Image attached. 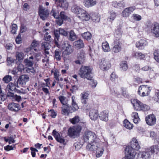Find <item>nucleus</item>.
Wrapping results in <instances>:
<instances>
[{
	"label": "nucleus",
	"mask_w": 159,
	"mask_h": 159,
	"mask_svg": "<svg viewBox=\"0 0 159 159\" xmlns=\"http://www.w3.org/2000/svg\"><path fill=\"white\" fill-rule=\"evenodd\" d=\"M86 149L91 152L95 151L96 157H99L102 155L104 148L101 143L100 139L98 138L93 142L88 144L86 146Z\"/></svg>",
	"instance_id": "nucleus-1"
},
{
	"label": "nucleus",
	"mask_w": 159,
	"mask_h": 159,
	"mask_svg": "<svg viewBox=\"0 0 159 159\" xmlns=\"http://www.w3.org/2000/svg\"><path fill=\"white\" fill-rule=\"evenodd\" d=\"M130 146H128L125 149L126 157L128 159H133L136 155V152L134 150H138L140 146L136 139L134 138L130 142Z\"/></svg>",
	"instance_id": "nucleus-2"
},
{
	"label": "nucleus",
	"mask_w": 159,
	"mask_h": 159,
	"mask_svg": "<svg viewBox=\"0 0 159 159\" xmlns=\"http://www.w3.org/2000/svg\"><path fill=\"white\" fill-rule=\"evenodd\" d=\"M85 122H80L73 127H70L68 130V135L70 137L75 138L79 136L83 128L85 127Z\"/></svg>",
	"instance_id": "nucleus-3"
},
{
	"label": "nucleus",
	"mask_w": 159,
	"mask_h": 159,
	"mask_svg": "<svg viewBox=\"0 0 159 159\" xmlns=\"http://www.w3.org/2000/svg\"><path fill=\"white\" fill-rule=\"evenodd\" d=\"M92 67L89 66H82L80 67L79 71V74L81 78L91 79L92 76Z\"/></svg>",
	"instance_id": "nucleus-4"
},
{
	"label": "nucleus",
	"mask_w": 159,
	"mask_h": 159,
	"mask_svg": "<svg viewBox=\"0 0 159 159\" xmlns=\"http://www.w3.org/2000/svg\"><path fill=\"white\" fill-rule=\"evenodd\" d=\"M134 109L137 111H146L150 109L149 106L143 104L137 99H132L131 101Z\"/></svg>",
	"instance_id": "nucleus-5"
},
{
	"label": "nucleus",
	"mask_w": 159,
	"mask_h": 159,
	"mask_svg": "<svg viewBox=\"0 0 159 159\" xmlns=\"http://www.w3.org/2000/svg\"><path fill=\"white\" fill-rule=\"evenodd\" d=\"M83 140L85 142L89 143L93 142L98 139L95 134L90 130L86 131L83 135Z\"/></svg>",
	"instance_id": "nucleus-6"
},
{
	"label": "nucleus",
	"mask_w": 159,
	"mask_h": 159,
	"mask_svg": "<svg viewBox=\"0 0 159 159\" xmlns=\"http://www.w3.org/2000/svg\"><path fill=\"white\" fill-rule=\"evenodd\" d=\"M151 90L150 87L147 85L140 86L138 91L139 94L141 96H147Z\"/></svg>",
	"instance_id": "nucleus-7"
},
{
	"label": "nucleus",
	"mask_w": 159,
	"mask_h": 159,
	"mask_svg": "<svg viewBox=\"0 0 159 159\" xmlns=\"http://www.w3.org/2000/svg\"><path fill=\"white\" fill-rule=\"evenodd\" d=\"M39 15L40 18L43 20L46 19L49 15V11L41 5H39Z\"/></svg>",
	"instance_id": "nucleus-8"
},
{
	"label": "nucleus",
	"mask_w": 159,
	"mask_h": 159,
	"mask_svg": "<svg viewBox=\"0 0 159 159\" xmlns=\"http://www.w3.org/2000/svg\"><path fill=\"white\" fill-rule=\"evenodd\" d=\"M151 29V32L154 35V36L157 38L159 37V24L155 22L153 24H149L147 26Z\"/></svg>",
	"instance_id": "nucleus-9"
},
{
	"label": "nucleus",
	"mask_w": 159,
	"mask_h": 159,
	"mask_svg": "<svg viewBox=\"0 0 159 159\" xmlns=\"http://www.w3.org/2000/svg\"><path fill=\"white\" fill-rule=\"evenodd\" d=\"M62 48L64 50L62 55L64 57L65 55L70 54L73 52L71 45L68 43V41L64 42L62 44Z\"/></svg>",
	"instance_id": "nucleus-10"
},
{
	"label": "nucleus",
	"mask_w": 159,
	"mask_h": 159,
	"mask_svg": "<svg viewBox=\"0 0 159 159\" xmlns=\"http://www.w3.org/2000/svg\"><path fill=\"white\" fill-rule=\"evenodd\" d=\"M99 66L102 70H106L110 67V63L107 59L103 58L99 62Z\"/></svg>",
	"instance_id": "nucleus-11"
},
{
	"label": "nucleus",
	"mask_w": 159,
	"mask_h": 159,
	"mask_svg": "<svg viewBox=\"0 0 159 159\" xmlns=\"http://www.w3.org/2000/svg\"><path fill=\"white\" fill-rule=\"evenodd\" d=\"M78 15V17L83 20L88 21L90 19V16L86 12V11L80 8V10L79 11L78 13H76Z\"/></svg>",
	"instance_id": "nucleus-12"
},
{
	"label": "nucleus",
	"mask_w": 159,
	"mask_h": 159,
	"mask_svg": "<svg viewBox=\"0 0 159 159\" xmlns=\"http://www.w3.org/2000/svg\"><path fill=\"white\" fill-rule=\"evenodd\" d=\"M156 118L153 114H151L146 117V121L147 124L149 125H153L156 122Z\"/></svg>",
	"instance_id": "nucleus-13"
},
{
	"label": "nucleus",
	"mask_w": 159,
	"mask_h": 159,
	"mask_svg": "<svg viewBox=\"0 0 159 159\" xmlns=\"http://www.w3.org/2000/svg\"><path fill=\"white\" fill-rule=\"evenodd\" d=\"M8 108L11 111L14 112L18 111L20 109V105L14 102L9 103L8 106Z\"/></svg>",
	"instance_id": "nucleus-14"
},
{
	"label": "nucleus",
	"mask_w": 159,
	"mask_h": 159,
	"mask_svg": "<svg viewBox=\"0 0 159 159\" xmlns=\"http://www.w3.org/2000/svg\"><path fill=\"white\" fill-rule=\"evenodd\" d=\"M52 134V135L55 137V139L58 142L64 144L65 139L60 136L59 133L56 131L55 129L53 130Z\"/></svg>",
	"instance_id": "nucleus-15"
},
{
	"label": "nucleus",
	"mask_w": 159,
	"mask_h": 159,
	"mask_svg": "<svg viewBox=\"0 0 159 159\" xmlns=\"http://www.w3.org/2000/svg\"><path fill=\"white\" fill-rule=\"evenodd\" d=\"M29 77L27 75H21L17 80V82L19 84L25 85L26 82L29 81Z\"/></svg>",
	"instance_id": "nucleus-16"
},
{
	"label": "nucleus",
	"mask_w": 159,
	"mask_h": 159,
	"mask_svg": "<svg viewBox=\"0 0 159 159\" xmlns=\"http://www.w3.org/2000/svg\"><path fill=\"white\" fill-rule=\"evenodd\" d=\"M61 108L62 109L61 111L62 114L64 115H67L69 113H72L71 106H69L68 103L63 105Z\"/></svg>",
	"instance_id": "nucleus-17"
},
{
	"label": "nucleus",
	"mask_w": 159,
	"mask_h": 159,
	"mask_svg": "<svg viewBox=\"0 0 159 159\" xmlns=\"http://www.w3.org/2000/svg\"><path fill=\"white\" fill-rule=\"evenodd\" d=\"M148 43L145 40L141 39L136 43V46L139 49H142Z\"/></svg>",
	"instance_id": "nucleus-18"
},
{
	"label": "nucleus",
	"mask_w": 159,
	"mask_h": 159,
	"mask_svg": "<svg viewBox=\"0 0 159 159\" xmlns=\"http://www.w3.org/2000/svg\"><path fill=\"white\" fill-rule=\"evenodd\" d=\"M121 43L119 41L114 40V46L112 49L113 51L115 53L120 51L121 49Z\"/></svg>",
	"instance_id": "nucleus-19"
},
{
	"label": "nucleus",
	"mask_w": 159,
	"mask_h": 159,
	"mask_svg": "<svg viewBox=\"0 0 159 159\" xmlns=\"http://www.w3.org/2000/svg\"><path fill=\"white\" fill-rule=\"evenodd\" d=\"M100 119L102 121H107L108 120V112L107 111H104L101 112L99 116Z\"/></svg>",
	"instance_id": "nucleus-20"
},
{
	"label": "nucleus",
	"mask_w": 159,
	"mask_h": 159,
	"mask_svg": "<svg viewBox=\"0 0 159 159\" xmlns=\"http://www.w3.org/2000/svg\"><path fill=\"white\" fill-rule=\"evenodd\" d=\"M140 157V159H150L151 155L149 151L147 149L145 151L140 152L139 154Z\"/></svg>",
	"instance_id": "nucleus-21"
},
{
	"label": "nucleus",
	"mask_w": 159,
	"mask_h": 159,
	"mask_svg": "<svg viewBox=\"0 0 159 159\" xmlns=\"http://www.w3.org/2000/svg\"><path fill=\"white\" fill-rule=\"evenodd\" d=\"M98 111L95 110H91L89 113L90 118L93 120H96L98 117Z\"/></svg>",
	"instance_id": "nucleus-22"
},
{
	"label": "nucleus",
	"mask_w": 159,
	"mask_h": 159,
	"mask_svg": "<svg viewBox=\"0 0 159 159\" xmlns=\"http://www.w3.org/2000/svg\"><path fill=\"white\" fill-rule=\"evenodd\" d=\"M58 2L57 3V6L64 9L65 10L67 9L68 4L66 0H58Z\"/></svg>",
	"instance_id": "nucleus-23"
},
{
	"label": "nucleus",
	"mask_w": 159,
	"mask_h": 159,
	"mask_svg": "<svg viewBox=\"0 0 159 159\" xmlns=\"http://www.w3.org/2000/svg\"><path fill=\"white\" fill-rule=\"evenodd\" d=\"M54 43L57 47H59L60 45L58 44V42L59 39L60 33L58 30H56L54 31Z\"/></svg>",
	"instance_id": "nucleus-24"
},
{
	"label": "nucleus",
	"mask_w": 159,
	"mask_h": 159,
	"mask_svg": "<svg viewBox=\"0 0 159 159\" xmlns=\"http://www.w3.org/2000/svg\"><path fill=\"white\" fill-rule=\"evenodd\" d=\"M74 45L78 49L83 48L84 46V44L83 41L81 39H79L74 42Z\"/></svg>",
	"instance_id": "nucleus-25"
},
{
	"label": "nucleus",
	"mask_w": 159,
	"mask_h": 159,
	"mask_svg": "<svg viewBox=\"0 0 159 159\" xmlns=\"http://www.w3.org/2000/svg\"><path fill=\"white\" fill-rule=\"evenodd\" d=\"M54 57V58L57 61H59L61 60V52L60 49H57L55 50Z\"/></svg>",
	"instance_id": "nucleus-26"
},
{
	"label": "nucleus",
	"mask_w": 159,
	"mask_h": 159,
	"mask_svg": "<svg viewBox=\"0 0 159 159\" xmlns=\"http://www.w3.org/2000/svg\"><path fill=\"white\" fill-rule=\"evenodd\" d=\"M81 102L83 104H86L88 101V97L89 94L86 92H83L81 94Z\"/></svg>",
	"instance_id": "nucleus-27"
},
{
	"label": "nucleus",
	"mask_w": 159,
	"mask_h": 159,
	"mask_svg": "<svg viewBox=\"0 0 159 159\" xmlns=\"http://www.w3.org/2000/svg\"><path fill=\"white\" fill-rule=\"evenodd\" d=\"M95 0H84V5L85 7H89L93 6L96 4Z\"/></svg>",
	"instance_id": "nucleus-28"
},
{
	"label": "nucleus",
	"mask_w": 159,
	"mask_h": 159,
	"mask_svg": "<svg viewBox=\"0 0 159 159\" xmlns=\"http://www.w3.org/2000/svg\"><path fill=\"white\" fill-rule=\"evenodd\" d=\"M72 98V104L71 106V110L72 112H74L75 111L79 109V107L76 103V102H75V97L74 96H73L71 97Z\"/></svg>",
	"instance_id": "nucleus-29"
},
{
	"label": "nucleus",
	"mask_w": 159,
	"mask_h": 159,
	"mask_svg": "<svg viewBox=\"0 0 159 159\" xmlns=\"http://www.w3.org/2000/svg\"><path fill=\"white\" fill-rule=\"evenodd\" d=\"M152 154H157L159 151V148L157 145H153L151 146L149 149H147Z\"/></svg>",
	"instance_id": "nucleus-30"
},
{
	"label": "nucleus",
	"mask_w": 159,
	"mask_h": 159,
	"mask_svg": "<svg viewBox=\"0 0 159 159\" xmlns=\"http://www.w3.org/2000/svg\"><path fill=\"white\" fill-rule=\"evenodd\" d=\"M122 31L120 29H117L114 33V36L115 38V40L119 41L122 36Z\"/></svg>",
	"instance_id": "nucleus-31"
},
{
	"label": "nucleus",
	"mask_w": 159,
	"mask_h": 159,
	"mask_svg": "<svg viewBox=\"0 0 159 159\" xmlns=\"http://www.w3.org/2000/svg\"><path fill=\"white\" fill-rule=\"evenodd\" d=\"M89 16L90 19L91 18L93 22H98L99 21L100 18L97 14L95 13H91Z\"/></svg>",
	"instance_id": "nucleus-32"
},
{
	"label": "nucleus",
	"mask_w": 159,
	"mask_h": 159,
	"mask_svg": "<svg viewBox=\"0 0 159 159\" xmlns=\"http://www.w3.org/2000/svg\"><path fill=\"white\" fill-rule=\"evenodd\" d=\"M77 38V36L74 31L71 30L69 32V39L71 41H73Z\"/></svg>",
	"instance_id": "nucleus-33"
},
{
	"label": "nucleus",
	"mask_w": 159,
	"mask_h": 159,
	"mask_svg": "<svg viewBox=\"0 0 159 159\" xmlns=\"http://www.w3.org/2000/svg\"><path fill=\"white\" fill-rule=\"evenodd\" d=\"M102 49L104 52H107L110 51V49L109 44L107 41L102 43Z\"/></svg>",
	"instance_id": "nucleus-34"
},
{
	"label": "nucleus",
	"mask_w": 159,
	"mask_h": 159,
	"mask_svg": "<svg viewBox=\"0 0 159 159\" xmlns=\"http://www.w3.org/2000/svg\"><path fill=\"white\" fill-rule=\"evenodd\" d=\"M132 117L133 118L132 119L133 122L135 124L138 123L140 121L138 113L137 112L133 113L132 114Z\"/></svg>",
	"instance_id": "nucleus-35"
},
{
	"label": "nucleus",
	"mask_w": 159,
	"mask_h": 159,
	"mask_svg": "<svg viewBox=\"0 0 159 159\" xmlns=\"http://www.w3.org/2000/svg\"><path fill=\"white\" fill-rule=\"evenodd\" d=\"M16 86L14 84L11 82L7 85V89L8 90V91H15Z\"/></svg>",
	"instance_id": "nucleus-36"
},
{
	"label": "nucleus",
	"mask_w": 159,
	"mask_h": 159,
	"mask_svg": "<svg viewBox=\"0 0 159 159\" xmlns=\"http://www.w3.org/2000/svg\"><path fill=\"white\" fill-rule=\"evenodd\" d=\"M81 36L84 39L87 40H89L91 39L92 37L91 34L89 32H84L81 34Z\"/></svg>",
	"instance_id": "nucleus-37"
},
{
	"label": "nucleus",
	"mask_w": 159,
	"mask_h": 159,
	"mask_svg": "<svg viewBox=\"0 0 159 159\" xmlns=\"http://www.w3.org/2000/svg\"><path fill=\"white\" fill-rule=\"evenodd\" d=\"M85 55V53L82 50H81L78 53V59L84 61Z\"/></svg>",
	"instance_id": "nucleus-38"
},
{
	"label": "nucleus",
	"mask_w": 159,
	"mask_h": 159,
	"mask_svg": "<svg viewBox=\"0 0 159 159\" xmlns=\"http://www.w3.org/2000/svg\"><path fill=\"white\" fill-rule=\"evenodd\" d=\"M134 56L137 59H139L141 60L143 59L145 57V54L141 52H135Z\"/></svg>",
	"instance_id": "nucleus-39"
},
{
	"label": "nucleus",
	"mask_w": 159,
	"mask_h": 159,
	"mask_svg": "<svg viewBox=\"0 0 159 159\" xmlns=\"http://www.w3.org/2000/svg\"><path fill=\"white\" fill-rule=\"evenodd\" d=\"M110 16H109L108 20H109L110 22H111L113 21L116 17V13L113 11H111L110 12Z\"/></svg>",
	"instance_id": "nucleus-40"
},
{
	"label": "nucleus",
	"mask_w": 159,
	"mask_h": 159,
	"mask_svg": "<svg viewBox=\"0 0 159 159\" xmlns=\"http://www.w3.org/2000/svg\"><path fill=\"white\" fill-rule=\"evenodd\" d=\"M70 122L73 124L78 123L80 121V118L78 116H75L73 118L70 119Z\"/></svg>",
	"instance_id": "nucleus-41"
},
{
	"label": "nucleus",
	"mask_w": 159,
	"mask_h": 159,
	"mask_svg": "<svg viewBox=\"0 0 159 159\" xmlns=\"http://www.w3.org/2000/svg\"><path fill=\"white\" fill-rule=\"evenodd\" d=\"M124 126L127 129H130L133 127L132 125L127 120L125 119L124 121Z\"/></svg>",
	"instance_id": "nucleus-42"
},
{
	"label": "nucleus",
	"mask_w": 159,
	"mask_h": 159,
	"mask_svg": "<svg viewBox=\"0 0 159 159\" xmlns=\"http://www.w3.org/2000/svg\"><path fill=\"white\" fill-rule=\"evenodd\" d=\"M58 98L63 105L66 104L67 103L68 101L66 97L62 96H60Z\"/></svg>",
	"instance_id": "nucleus-43"
},
{
	"label": "nucleus",
	"mask_w": 159,
	"mask_h": 159,
	"mask_svg": "<svg viewBox=\"0 0 159 159\" xmlns=\"http://www.w3.org/2000/svg\"><path fill=\"white\" fill-rule=\"evenodd\" d=\"M51 47L50 44L47 42H44L42 43L41 48L44 50H49Z\"/></svg>",
	"instance_id": "nucleus-44"
},
{
	"label": "nucleus",
	"mask_w": 159,
	"mask_h": 159,
	"mask_svg": "<svg viewBox=\"0 0 159 159\" xmlns=\"http://www.w3.org/2000/svg\"><path fill=\"white\" fill-rule=\"evenodd\" d=\"M121 68L123 71H126L128 68L127 62L125 61H122L120 64Z\"/></svg>",
	"instance_id": "nucleus-45"
},
{
	"label": "nucleus",
	"mask_w": 159,
	"mask_h": 159,
	"mask_svg": "<svg viewBox=\"0 0 159 159\" xmlns=\"http://www.w3.org/2000/svg\"><path fill=\"white\" fill-rule=\"evenodd\" d=\"M80 7L77 5H74L71 8V10L72 11L75 13H78L79 11L80 10Z\"/></svg>",
	"instance_id": "nucleus-46"
},
{
	"label": "nucleus",
	"mask_w": 159,
	"mask_h": 159,
	"mask_svg": "<svg viewBox=\"0 0 159 159\" xmlns=\"http://www.w3.org/2000/svg\"><path fill=\"white\" fill-rule=\"evenodd\" d=\"M91 79L88 80H90V84L93 88H94L96 87L97 84V82L96 80H94L92 76L91 77Z\"/></svg>",
	"instance_id": "nucleus-47"
},
{
	"label": "nucleus",
	"mask_w": 159,
	"mask_h": 159,
	"mask_svg": "<svg viewBox=\"0 0 159 159\" xmlns=\"http://www.w3.org/2000/svg\"><path fill=\"white\" fill-rule=\"evenodd\" d=\"M24 62L25 63L26 66H28L31 67L34 64L33 61H31L30 59H26L25 60Z\"/></svg>",
	"instance_id": "nucleus-48"
},
{
	"label": "nucleus",
	"mask_w": 159,
	"mask_h": 159,
	"mask_svg": "<svg viewBox=\"0 0 159 159\" xmlns=\"http://www.w3.org/2000/svg\"><path fill=\"white\" fill-rule=\"evenodd\" d=\"M131 14L127 8L124 9L122 13V16L124 17H127Z\"/></svg>",
	"instance_id": "nucleus-49"
},
{
	"label": "nucleus",
	"mask_w": 159,
	"mask_h": 159,
	"mask_svg": "<svg viewBox=\"0 0 159 159\" xmlns=\"http://www.w3.org/2000/svg\"><path fill=\"white\" fill-rule=\"evenodd\" d=\"M51 14L56 18H57L59 17V14L58 11L53 8L52 10Z\"/></svg>",
	"instance_id": "nucleus-50"
},
{
	"label": "nucleus",
	"mask_w": 159,
	"mask_h": 159,
	"mask_svg": "<svg viewBox=\"0 0 159 159\" xmlns=\"http://www.w3.org/2000/svg\"><path fill=\"white\" fill-rule=\"evenodd\" d=\"M39 45V43L38 41L35 40H34L31 44L30 48L31 49H32L38 47Z\"/></svg>",
	"instance_id": "nucleus-51"
},
{
	"label": "nucleus",
	"mask_w": 159,
	"mask_h": 159,
	"mask_svg": "<svg viewBox=\"0 0 159 159\" xmlns=\"http://www.w3.org/2000/svg\"><path fill=\"white\" fill-rule=\"evenodd\" d=\"M12 80V77L9 75H6L3 78V80L6 83H7Z\"/></svg>",
	"instance_id": "nucleus-52"
},
{
	"label": "nucleus",
	"mask_w": 159,
	"mask_h": 159,
	"mask_svg": "<svg viewBox=\"0 0 159 159\" xmlns=\"http://www.w3.org/2000/svg\"><path fill=\"white\" fill-rule=\"evenodd\" d=\"M58 31L60 34L64 36H67L68 35V32L63 29L60 28Z\"/></svg>",
	"instance_id": "nucleus-53"
},
{
	"label": "nucleus",
	"mask_w": 159,
	"mask_h": 159,
	"mask_svg": "<svg viewBox=\"0 0 159 159\" xmlns=\"http://www.w3.org/2000/svg\"><path fill=\"white\" fill-rule=\"evenodd\" d=\"M23 53L21 52H17L16 55V59L18 61L22 60L23 58Z\"/></svg>",
	"instance_id": "nucleus-54"
},
{
	"label": "nucleus",
	"mask_w": 159,
	"mask_h": 159,
	"mask_svg": "<svg viewBox=\"0 0 159 159\" xmlns=\"http://www.w3.org/2000/svg\"><path fill=\"white\" fill-rule=\"evenodd\" d=\"M17 28V25L15 24H13L11 27V33L13 34H16Z\"/></svg>",
	"instance_id": "nucleus-55"
},
{
	"label": "nucleus",
	"mask_w": 159,
	"mask_h": 159,
	"mask_svg": "<svg viewBox=\"0 0 159 159\" xmlns=\"http://www.w3.org/2000/svg\"><path fill=\"white\" fill-rule=\"evenodd\" d=\"M133 19L139 21L141 19V16L137 14H133Z\"/></svg>",
	"instance_id": "nucleus-56"
},
{
	"label": "nucleus",
	"mask_w": 159,
	"mask_h": 159,
	"mask_svg": "<svg viewBox=\"0 0 159 159\" xmlns=\"http://www.w3.org/2000/svg\"><path fill=\"white\" fill-rule=\"evenodd\" d=\"M118 8L120 9L123 8L125 5V3L124 1H121L118 2Z\"/></svg>",
	"instance_id": "nucleus-57"
},
{
	"label": "nucleus",
	"mask_w": 159,
	"mask_h": 159,
	"mask_svg": "<svg viewBox=\"0 0 159 159\" xmlns=\"http://www.w3.org/2000/svg\"><path fill=\"white\" fill-rule=\"evenodd\" d=\"M26 71L28 73H30V72L34 73L35 72V70L34 68L32 66L28 68H26Z\"/></svg>",
	"instance_id": "nucleus-58"
},
{
	"label": "nucleus",
	"mask_w": 159,
	"mask_h": 159,
	"mask_svg": "<svg viewBox=\"0 0 159 159\" xmlns=\"http://www.w3.org/2000/svg\"><path fill=\"white\" fill-rule=\"evenodd\" d=\"M111 92L112 94L116 95H118L120 94L119 92L117 91L116 89L113 88L111 90Z\"/></svg>",
	"instance_id": "nucleus-59"
},
{
	"label": "nucleus",
	"mask_w": 159,
	"mask_h": 159,
	"mask_svg": "<svg viewBox=\"0 0 159 159\" xmlns=\"http://www.w3.org/2000/svg\"><path fill=\"white\" fill-rule=\"evenodd\" d=\"M44 39L47 41L51 42L52 40L51 36L50 35H45L44 36Z\"/></svg>",
	"instance_id": "nucleus-60"
},
{
	"label": "nucleus",
	"mask_w": 159,
	"mask_h": 159,
	"mask_svg": "<svg viewBox=\"0 0 159 159\" xmlns=\"http://www.w3.org/2000/svg\"><path fill=\"white\" fill-rule=\"evenodd\" d=\"M7 98V95L6 96L4 93H2L0 95V99L2 101H4Z\"/></svg>",
	"instance_id": "nucleus-61"
},
{
	"label": "nucleus",
	"mask_w": 159,
	"mask_h": 159,
	"mask_svg": "<svg viewBox=\"0 0 159 159\" xmlns=\"http://www.w3.org/2000/svg\"><path fill=\"white\" fill-rule=\"evenodd\" d=\"M20 37L21 35L20 34H19L17 36L16 38V43L18 44H19L21 43V40Z\"/></svg>",
	"instance_id": "nucleus-62"
},
{
	"label": "nucleus",
	"mask_w": 159,
	"mask_h": 159,
	"mask_svg": "<svg viewBox=\"0 0 159 159\" xmlns=\"http://www.w3.org/2000/svg\"><path fill=\"white\" fill-rule=\"evenodd\" d=\"M122 95L125 97H127L128 95V92L126 88H122Z\"/></svg>",
	"instance_id": "nucleus-63"
},
{
	"label": "nucleus",
	"mask_w": 159,
	"mask_h": 159,
	"mask_svg": "<svg viewBox=\"0 0 159 159\" xmlns=\"http://www.w3.org/2000/svg\"><path fill=\"white\" fill-rule=\"evenodd\" d=\"M14 147L12 146H10L9 145H7L4 147V149L7 151H9L11 150H13Z\"/></svg>",
	"instance_id": "nucleus-64"
}]
</instances>
